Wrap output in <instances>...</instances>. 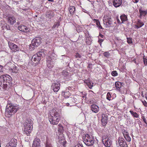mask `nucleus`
I'll return each mask as SVG.
<instances>
[{"label": "nucleus", "instance_id": "obj_1", "mask_svg": "<svg viewBox=\"0 0 147 147\" xmlns=\"http://www.w3.org/2000/svg\"><path fill=\"white\" fill-rule=\"evenodd\" d=\"M58 131L60 133L59 136L56 139L57 147H65L66 141L64 140V137L63 134V126L61 125H58Z\"/></svg>", "mask_w": 147, "mask_h": 147}, {"label": "nucleus", "instance_id": "obj_2", "mask_svg": "<svg viewBox=\"0 0 147 147\" xmlns=\"http://www.w3.org/2000/svg\"><path fill=\"white\" fill-rule=\"evenodd\" d=\"M12 80V78L10 76L7 74L1 75L0 76V86L6 90L11 84Z\"/></svg>", "mask_w": 147, "mask_h": 147}, {"label": "nucleus", "instance_id": "obj_3", "mask_svg": "<svg viewBox=\"0 0 147 147\" xmlns=\"http://www.w3.org/2000/svg\"><path fill=\"white\" fill-rule=\"evenodd\" d=\"M17 111V108L16 106L11 104H8L6 107L5 114L6 116L9 117Z\"/></svg>", "mask_w": 147, "mask_h": 147}, {"label": "nucleus", "instance_id": "obj_4", "mask_svg": "<svg viewBox=\"0 0 147 147\" xmlns=\"http://www.w3.org/2000/svg\"><path fill=\"white\" fill-rule=\"evenodd\" d=\"M45 50L43 49H41L37 53L33 55L32 58V61H33L35 64L37 63L40 61L41 57L45 56Z\"/></svg>", "mask_w": 147, "mask_h": 147}, {"label": "nucleus", "instance_id": "obj_5", "mask_svg": "<svg viewBox=\"0 0 147 147\" xmlns=\"http://www.w3.org/2000/svg\"><path fill=\"white\" fill-rule=\"evenodd\" d=\"M41 40V38L40 37H36L33 39L32 41L31 44L30 45L29 49L31 51H32L35 48H36L40 45Z\"/></svg>", "mask_w": 147, "mask_h": 147}, {"label": "nucleus", "instance_id": "obj_6", "mask_svg": "<svg viewBox=\"0 0 147 147\" xmlns=\"http://www.w3.org/2000/svg\"><path fill=\"white\" fill-rule=\"evenodd\" d=\"M83 142L87 146H92L94 143V139L92 136H90L88 134L86 135L84 138H83Z\"/></svg>", "mask_w": 147, "mask_h": 147}, {"label": "nucleus", "instance_id": "obj_7", "mask_svg": "<svg viewBox=\"0 0 147 147\" xmlns=\"http://www.w3.org/2000/svg\"><path fill=\"white\" fill-rule=\"evenodd\" d=\"M46 61L47 67L50 69L52 68L54 65V62L53 59L51 57L48 56L47 58Z\"/></svg>", "mask_w": 147, "mask_h": 147}, {"label": "nucleus", "instance_id": "obj_8", "mask_svg": "<svg viewBox=\"0 0 147 147\" xmlns=\"http://www.w3.org/2000/svg\"><path fill=\"white\" fill-rule=\"evenodd\" d=\"M8 45L10 49L16 52L20 50L19 47L17 45L11 42H8Z\"/></svg>", "mask_w": 147, "mask_h": 147}, {"label": "nucleus", "instance_id": "obj_9", "mask_svg": "<svg viewBox=\"0 0 147 147\" xmlns=\"http://www.w3.org/2000/svg\"><path fill=\"white\" fill-rule=\"evenodd\" d=\"M17 140L14 138L12 139L7 144L6 147H16L17 144Z\"/></svg>", "mask_w": 147, "mask_h": 147}, {"label": "nucleus", "instance_id": "obj_10", "mask_svg": "<svg viewBox=\"0 0 147 147\" xmlns=\"http://www.w3.org/2000/svg\"><path fill=\"white\" fill-rule=\"evenodd\" d=\"M102 142L106 147H110L112 143L111 140L109 138H106L102 139Z\"/></svg>", "mask_w": 147, "mask_h": 147}, {"label": "nucleus", "instance_id": "obj_11", "mask_svg": "<svg viewBox=\"0 0 147 147\" xmlns=\"http://www.w3.org/2000/svg\"><path fill=\"white\" fill-rule=\"evenodd\" d=\"M41 141L40 139L35 138L34 139L32 147H41Z\"/></svg>", "mask_w": 147, "mask_h": 147}, {"label": "nucleus", "instance_id": "obj_12", "mask_svg": "<svg viewBox=\"0 0 147 147\" xmlns=\"http://www.w3.org/2000/svg\"><path fill=\"white\" fill-rule=\"evenodd\" d=\"M118 142L121 147H127V145L124 138H119Z\"/></svg>", "mask_w": 147, "mask_h": 147}, {"label": "nucleus", "instance_id": "obj_13", "mask_svg": "<svg viewBox=\"0 0 147 147\" xmlns=\"http://www.w3.org/2000/svg\"><path fill=\"white\" fill-rule=\"evenodd\" d=\"M60 84L59 83H53L51 86L52 89H53L55 92H57L60 88Z\"/></svg>", "mask_w": 147, "mask_h": 147}, {"label": "nucleus", "instance_id": "obj_14", "mask_svg": "<svg viewBox=\"0 0 147 147\" xmlns=\"http://www.w3.org/2000/svg\"><path fill=\"white\" fill-rule=\"evenodd\" d=\"M112 3L114 7H117L121 5L122 0H112Z\"/></svg>", "mask_w": 147, "mask_h": 147}, {"label": "nucleus", "instance_id": "obj_15", "mask_svg": "<svg viewBox=\"0 0 147 147\" xmlns=\"http://www.w3.org/2000/svg\"><path fill=\"white\" fill-rule=\"evenodd\" d=\"M136 24L135 25L136 28L137 29L139 28L144 25V23L141 20L138 19L136 22Z\"/></svg>", "mask_w": 147, "mask_h": 147}, {"label": "nucleus", "instance_id": "obj_16", "mask_svg": "<svg viewBox=\"0 0 147 147\" xmlns=\"http://www.w3.org/2000/svg\"><path fill=\"white\" fill-rule=\"evenodd\" d=\"M32 129V128L27 127V126H26V125H25V127H24L23 129V132L24 134H26L28 136L29 135L31 132Z\"/></svg>", "mask_w": 147, "mask_h": 147}, {"label": "nucleus", "instance_id": "obj_17", "mask_svg": "<svg viewBox=\"0 0 147 147\" xmlns=\"http://www.w3.org/2000/svg\"><path fill=\"white\" fill-rule=\"evenodd\" d=\"M45 15L46 17L49 19H51L55 15L54 13L51 10L47 11Z\"/></svg>", "mask_w": 147, "mask_h": 147}, {"label": "nucleus", "instance_id": "obj_18", "mask_svg": "<svg viewBox=\"0 0 147 147\" xmlns=\"http://www.w3.org/2000/svg\"><path fill=\"white\" fill-rule=\"evenodd\" d=\"M33 122L32 120H26V121L24 124V127L25 125H27V127L33 128Z\"/></svg>", "mask_w": 147, "mask_h": 147}, {"label": "nucleus", "instance_id": "obj_19", "mask_svg": "<svg viewBox=\"0 0 147 147\" xmlns=\"http://www.w3.org/2000/svg\"><path fill=\"white\" fill-rule=\"evenodd\" d=\"M18 29L21 31L24 32H27L29 31V29L28 28L25 26L21 25L19 26L18 27Z\"/></svg>", "mask_w": 147, "mask_h": 147}, {"label": "nucleus", "instance_id": "obj_20", "mask_svg": "<svg viewBox=\"0 0 147 147\" xmlns=\"http://www.w3.org/2000/svg\"><path fill=\"white\" fill-rule=\"evenodd\" d=\"M7 20L8 23L11 25H13L16 22V19L13 16L8 17Z\"/></svg>", "mask_w": 147, "mask_h": 147}, {"label": "nucleus", "instance_id": "obj_21", "mask_svg": "<svg viewBox=\"0 0 147 147\" xmlns=\"http://www.w3.org/2000/svg\"><path fill=\"white\" fill-rule=\"evenodd\" d=\"M84 82L89 87L90 89H91L93 86V83H92L89 78L84 81Z\"/></svg>", "mask_w": 147, "mask_h": 147}, {"label": "nucleus", "instance_id": "obj_22", "mask_svg": "<svg viewBox=\"0 0 147 147\" xmlns=\"http://www.w3.org/2000/svg\"><path fill=\"white\" fill-rule=\"evenodd\" d=\"M50 116H49V118L53 120L55 118H54L55 117H57L56 115H57V113H56V111L55 109H53L51 111L50 113Z\"/></svg>", "mask_w": 147, "mask_h": 147}, {"label": "nucleus", "instance_id": "obj_23", "mask_svg": "<svg viewBox=\"0 0 147 147\" xmlns=\"http://www.w3.org/2000/svg\"><path fill=\"white\" fill-rule=\"evenodd\" d=\"M91 109L95 113L98 112L99 110L98 107L95 105H91Z\"/></svg>", "mask_w": 147, "mask_h": 147}, {"label": "nucleus", "instance_id": "obj_24", "mask_svg": "<svg viewBox=\"0 0 147 147\" xmlns=\"http://www.w3.org/2000/svg\"><path fill=\"white\" fill-rule=\"evenodd\" d=\"M140 16L139 17L140 18H142V16H145L147 14V10H142L141 8L139 9Z\"/></svg>", "mask_w": 147, "mask_h": 147}, {"label": "nucleus", "instance_id": "obj_25", "mask_svg": "<svg viewBox=\"0 0 147 147\" xmlns=\"http://www.w3.org/2000/svg\"><path fill=\"white\" fill-rule=\"evenodd\" d=\"M104 23L105 24L106 27H110L112 24V20L111 19L109 20H104Z\"/></svg>", "mask_w": 147, "mask_h": 147}, {"label": "nucleus", "instance_id": "obj_26", "mask_svg": "<svg viewBox=\"0 0 147 147\" xmlns=\"http://www.w3.org/2000/svg\"><path fill=\"white\" fill-rule=\"evenodd\" d=\"M94 23H95L97 27L99 28L103 29V28L101 26L100 22L98 20L94 19H93Z\"/></svg>", "mask_w": 147, "mask_h": 147}, {"label": "nucleus", "instance_id": "obj_27", "mask_svg": "<svg viewBox=\"0 0 147 147\" xmlns=\"http://www.w3.org/2000/svg\"><path fill=\"white\" fill-rule=\"evenodd\" d=\"M75 10V9L74 7L73 6H70L69 8V13L71 15L74 14Z\"/></svg>", "mask_w": 147, "mask_h": 147}, {"label": "nucleus", "instance_id": "obj_28", "mask_svg": "<svg viewBox=\"0 0 147 147\" xmlns=\"http://www.w3.org/2000/svg\"><path fill=\"white\" fill-rule=\"evenodd\" d=\"M120 17L122 23L127 20V16L125 15H121Z\"/></svg>", "mask_w": 147, "mask_h": 147}, {"label": "nucleus", "instance_id": "obj_29", "mask_svg": "<svg viewBox=\"0 0 147 147\" xmlns=\"http://www.w3.org/2000/svg\"><path fill=\"white\" fill-rule=\"evenodd\" d=\"M10 70H11V71L13 73H16L18 72V67L15 66L13 68H11Z\"/></svg>", "mask_w": 147, "mask_h": 147}, {"label": "nucleus", "instance_id": "obj_30", "mask_svg": "<svg viewBox=\"0 0 147 147\" xmlns=\"http://www.w3.org/2000/svg\"><path fill=\"white\" fill-rule=\"evenodd\" d=\"M121 84L120 82H116L115 83V86L116 88L119 91L120 90V88L121 87Z\"/></svg>", "mask_w": 147, "mask_h": 147}, {"label": "nucleus", "instance_id": "obj_31", "mask_svg": "<svg viewBox=\"0 0 147 147\" xmlns=\"http://www.w3.org/2000/svg\"><path fill=\"white\" fill-rule=\"evenodd\" d=\"M50 123L53 125H57L58 123V121L57 120H49Z\"/></svg>", "mask_w": 147, "mask_h": 147}, {"label": "nucleus", "instance_id": "obj_32", "mask_svg": "<svg viewBox=\"0 0 147 147\" xmlns=\"http://www.w3.org/2000/svg\"><path fill=\"white\" fill-rule=\"evenodd\" d=\"M129 112L131 114V115H132V116L134 117L138 118V115L136 112H134L131 110H130L129 111Z\"/></svg>", "mask_w": 147, "mask_h": 147}, {"label": "nucleus", "instance_id": "obj_33", "mask_svg": "<svg viewBox=\"0 0 147 147\" xmlns=\"http://www.w3.org/2000/svg\"><path fill=\"white\" fill-rule=\"evenodd\" d=\"M105 19L103 20V21L109 20H111L112 18L111 16H106L104 17Z\"/></svg>", "mask_w": 147, "mask_h": 147}, {"label": "nucleus", "instance_id": "obj_34", "mask_svg": "<svg viewBox=\"0 0 147 147\" xmlns=\"http://www.w3.org/2000/svg\"><path fill=\"white\" fill-rule=\"evenodd\" d=\"M59 25L60 24L59 22L56 23L54 24L52 28H57Z\"/></svg>", "mask_w": 147, "mask_h": 147}, {"label": "nucleus", "instance_id": "obj_35", "mask_svg": "<svg viewBox=\"0 0 147 147\" xmlns=\"http://www.w3.org/2000/svg\"><path fill=\"white\" fill-rule=\"evenodd\" d=\"M62 75L66 77L68 75V73L66 70H63L62 72Z\"/></svg>", "mask_w": 147, "mask_h": 147}, {"label": "nucleus", "instance_id": "obj_36", "mask_svg": "<svg viewBox=\"0 0 147 147\" xmlns=\"http://www.w3.org/2000/svg\"><path fill=\"white\" fill-rule=\"evenodd\" d=\"M46 147H53L52 144L50 143V142H49L47 140V143L45 144Z\"/></svg>", "mask_w": 147, "mask_h": 147}, {"label": "nucleus", "instance_id": "obj_37", "mask_svg": "<svg viewBox=\"0 0 147 147\" xmlns=\"http://www.w3.org/2000/svg\"><path fill=\"white\" fill-rule=\"evenodd\" d=\"M111 95L110 93L109 92H108L107 94L106 98L107 99L109 100H111Z\"/></svg>", "mask_w": 147, "mask_h": 147}, {"label": "nucleus", "instance_id": "obj_38", "mask_svg": "<svg viewBox=\"0 0 147 147\" xmlns=\"http://www.w3.org/2000/svg\"><path fill=\"white\" fill-rule=\"evenodd\" d=\"M111 74L113 76H117L118 74L116 71H114L112 72Z\"/></svg>", "mask_w": 147, "mask_h": 147}, {"label": "nucleus", "instance_id": "obj_39", "mask_svg": "<svg viewBox=\"0 0 147 147\" xmlns=\"http://www.w3.org/2000/svg\"><path fill=\"white\" fill-rule=\"evenodd\" d=\"M103 126H105L107 123V120H100Z\"/></svg>", "mask_w": 147, "mask_h": 147}, {"label": "nucleus", "instance_id": "obj_40", "mask_svg": "<svg viewBox=\"0 0 147 147\" xmlns=\"http://www.w3.org/2000/svg\"><path fill=\"white\" fill-rule=\"evenodd\" d=\"M103 55L107 57H108L110 55V54L108 52H105L103 53Z\"/></svg>", "mask_w": 147, "mask_h": 147}, {"label": "nucleus", "instance_id": "obj_41", "mask_svg": "<svg viewBox=\"0 0 147 147\" xmlns=\"http://www.w3.org/2000/svg\"><path fill=\"white\" fill-rule=\"evenodd\" d=\"M127 42L129 44L132 43V41L131 38H127Z\"/></svg>", "mask_w": 147, "mask_h": 147}, {"label": "nucleus", "instance_id": "obj_42", "mask_svg": "<svg viewBox=\"0 0 147 147\" xmlns=\"http://www.w3.org/2000/svg\"><path fill=\"white\" fill-rule=\"evenodd\" d=\"M125 138L127 141L128 142H130L131 141V139L130 137L129 136V135L127 136H125Z\"/></svg>", "mask_w": 147, "mask_h": 147}, {"label": "nucleus", "instance_id": "obj_43", "mask_svg": "<svg viewBox=\"0 0 147 147\" xmlns=\"http://www.w3.org/2000/svg\"><path fill=\"white\" fill-rule=\"evenodd\" d=\"M106 115L105 114H102V119H107L108 118H107V117H106Z\"/></svg>", "mask_w": 147, "mask_h": 147}, {"label": "nucleus", "instance_id": "obj_44", "mask_svg": "<svg viewBox=\"0 0 147 147\" xmlns=\"http://www.w3.org/2000/svg\"><path fill=\"white\" fill-rule=\"evenodd\" d=\"M104 40L103 39H100L98 40V42L100 44V46H101L102 42H103Z\"/></svg>", "mask_w": 147, "mask_h": 147}, {"label": "nucleus", "instance_id": "obj_45", "mask_svg": "<svg viewBox=\"0 0 147 147\" xmlns=\"http://www.w3.org/2000/svg\"><path fill=\"white\" fill-rule=\"evenodd\" d=\"M123 133L124 137H125V136H127L129 135L128 133L127 132H126L125 131H124L123 132Z\"/></svg>", "mask_w": 147, "mask_h": 147}, {"label": "nucleus", "instance_id": "obj_46", "mask_svg": "<svg viewBox=\"0 0 147 147\" xmlns=\"http://www.w3.org/2000/svg\"><path fill=\"white\" fill-rule=\"evenodd\" d=\"M75 57L76 58H80L81 57V55L78 53H77L76 54Z\"/></svg>", "mask_w": 147, "mask_h": 147}, {"label": "nucleus", "instance_id": "obj_47", "mask_svg": "<svg viewBox=\"0 0 147 147\" xmlns=\"http://www.w3.org/2000/svg\"><path fill=\"white\" fill-rule=\"evenodd\" d=\"M142 102L145 106L147 107V102L145 100L142 101Z\"/></svg>", "mask_w": 147, "mask_h": 147}, {"label": "nucleus", "instance_id": "obj_48", "mask_svg": "<svg viewBox=\"0 0 147 147\" xmlns=\"http://www.w3.org/2000/svg\"><path fill=\"white\" fill-rule=\"evenodd\" d=\"M144 63L145 65H147V59L143 58Z\"/></svg>", "mask_w": 147, "mask_h": 147}, {"label": "nucleus", "instance_id": "obj_49", "mask_svg": "<svg viewBox=\"0 0 147 147\" xmlns=\"http://www.w3.org/2000/svg\"><path fill=\"white\" fill-rule=\"evenodd\" d=\"M67 93H65H65L64 94V97L65 98H68L69 97V96H70V95L69 94H68V95H67L66 94Z\"/></svg>", "mask_w": 147, "mask_h": 147}, {"label": "nucleus", "instance_id": "obj_50", "mask_svg": "<svg viewBox=\"0 0 147 147\" xmlns=\"http://www.w3.org/2000/svg\"><path fill=\"white\" fill-rule=\"evenodd\" d=\"M143 122H144V123H146V126H147V120H142Z\"/></svg>", "mask_w": 147, "mask_h": 147}, {"label": "nucleus", "instance_id": "obj_51", "mask_svg": "<svg viewBox=\"0 0 147 147\" xmlns=\"http://www.w3.org/2000/svg\"><path fill=\"white\" fill-rule=\"evenodd\" d=\"M99 36H100L102 38H104V36L102 34H100V33L99 34Z\"/></svg>", "mask_w": 147, "mask_h": 147}, {"label": "nucleus", "instance_id": "obj_52", "mask_svg": "<svg viewBox=\"0 0 147 147\" xmlns=\"http://www.w3.org/2000/svg\"><path fill=\"white\" fill-rule=\"evenodd\" d=\"M139 0H133V2L135 3H137Z\"/></svg>", "mask_w": 147, "mask_h": 147}, {"label": "nucleus", "instance_id": "obj_53", "mask_svg": "<svg viewBox=\"0 0 147 147\" xmlns=\"http://www.w3.org/2000/svg\"><path fill=\"white\" fill-rule=\"evenodd\" d=\"M2 69H3V68H2V66L0 65V72H1L3 71Z\"/></svg>", "mask_w": 147, "mask_h": 147}, {"label": "nucleus", "instance_id": "obj_54", "mask_svg": "<svg viewBox=\"0 0 147 147\" xmlns=\"http://www.w3.org/2000/svg\"><path fill=\"white\" fill-rule=\"evenodd\" d=\"M117 22L118 24H121V22L120 21V20H119L118 19H117Z\"/></svg>", "mask_w": 147, "mask_h": 147}, {"label": "nucleus", "instance_id": "obj_55", "mask_svg": "<svg viewBox=\"0 0 147 147\" xmlns=\"http://www.w3.org/2000/svg\"><path fill=\"white\" fill-rule=\"evenodd\" d=\"M78 145V146H82V147H83V145L82 144H80L79 145Z\"/></svg>", "mask_w": 147, "mask_h": 147}, {"label": "nucleus", "instance_id": "obj_56", "mask_svg": "<svg viewBox=\"0 0 147 147\" xmlns=\"http://www.w3.org/2000/svg\"><path fill=\"white\" fill-rule=\"evenodd\" d=\"M75 147H82V146H78V145H76L75 146Z\"/></svg>", "mask_w": 147, "mask_h": 147}, {"label": "nucleus", "instance_id": "obj_57", "mask_svg": "<svg viewBox=\"0 0 147 147\" xmlns=\"http://www.w3.org/2000/svg\"><path fill=\"white\" fill-rule=\"evenodd\" d=\"M48 1H51V2H53L54 1V0H48Z\"/></svg>", "mask_w": 147, "mask_h": 147}, {"label": "nucleus", "instance_id": "obj_58", "mask_svg": "<svg viewBox=\"0 0 147 147\" xmlns=\"http://www.w3.org/2000/svg\"><path fill=\"white\" fill-rule=\"evenodd\" d=\"M69 105V103H66V105L67 106H68Z\"/></svg>", "mask_w": 147, "mask_h": 147}, {"label": "nucleus", "instance_id": "obj_59", "mask_svg": "<svg viewBox=\"0 0 147 147\" xmlns=\"http://www.w3.org/2000/svg\"><path fill=\"white\" fill-rule=\"evenodd\" d=\"M129 122L130 124H131V122H130V120H128V121H127V123H129Z\"/></svg>", "mask_w": 147, "mask_h": 147}, {"label": "nucleus", "instance_id": "obj_60", "mask_svg": "<svg viewBox=\"0 0 147 147\" xmlns=\"http://www.w3.org/2000/svg\"><path fill=\"white\" fill-rule=\"evenodd\" d=\"M79 37L80 38H82V37H83V36H79Z\"/></svg>", "mask_w": 147, "mask_h": 147}, {"label": "nucleus", "instance_id": "obj_61", "mask_svg": "<svg viewBox=\"0 0 147 147\" xmlns=\"http://www.w3.org/2000/svg\"><path fill=\"white\" fill-rule=\"evenodd\" d=\"M145 97L147 100V95L145 96Z\"/></svg>", "mask_w": 147, "mask_h": 147}, {"label": "nucleus", "instance_id": "obj_62", "mask_svg": "<svg viewBox=\"0 0 147 147\" xmlns=\"http://www.w3.org/2000/svg\"><path fill=\"white\" fill-rule=\"evenodd\" d=\"M17 23L18 24H19V22H18H18H17Z\"/></svg>", "mask_w": 147, "mask_h": 147}, {"label": "nucleus", "instance_id": "obj_63", "mask_svg": "<svg viewBox=\"0 0 147 147\" xmlns=\"http://www.w3.org/2000/svg\"><path fill=\"white\" fill-rule=\"evenodd\" d=\"M58 119V118H57L56 119V120H57V119Z\"/></svg>", "mask_w": 147, "mask_h": 147}, {"label": "nucleus", "instance_id": "obj_64", "mask_svg": "<svg viewBox=\"0 0 147 147\" xmlns=\"http://www.w3.org/2000/svg\"><path fill=\"white\" fill-rule=\"evenodd\" d=\"M146 48L147 49V46H146ZM146 52L147 53V51H146Z\"/></svg>", "mask_w": 147, "mask_h": 147}]
</instances>
